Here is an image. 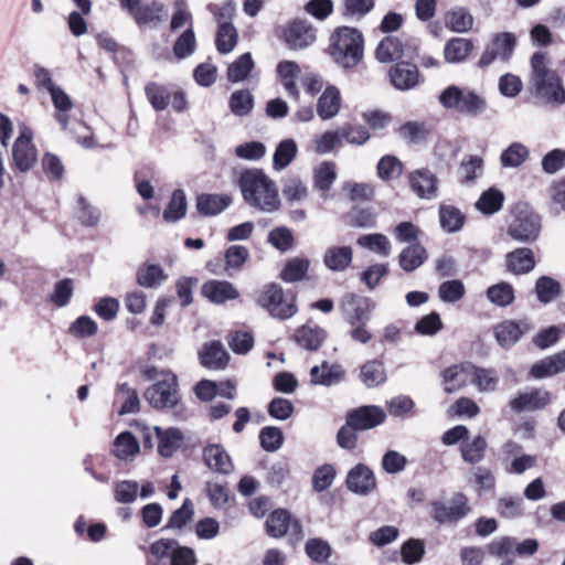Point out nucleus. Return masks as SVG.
I'll use <instances>...</instances> for the list:
<instances>
[{"mask_svg": "<svg viewBox=\"0 0 565 565\" xmlns=\"http://www.w3.org/2000/svg\"><path fill=\"white\" fill-rule=\"evenodd\" d=\"M244 201L260 211L275 212L280 205L276 183L262 169H246L238 178Z\"/></svg>", "mask_w": 565, "mask_h": 565, "instance_id": "f257e3e1", "label": "nucleus"}, {"mask_svg": "<svg viewBox=\"0 0 565 565\" xmlns=\"http://www.w3.org/2000/svg\"><path fill=\"white\" fill-rule=\"evenodd\" d=\"M161 380L146 388L145 399L157 411H172L177 420L186 418V409L182 404L178 377L171 372H160Z\"/></svg>", "mask_w": 565, "mask_h": 565, "instance_id": "f03ea898", "label": "nucleus"}, {"mask_svg": "<svg viewBox=\"0 0 565 565\" xmlns=\"http://www.w3.org/2000/svg\"><path fill=\"white\" fill-rule=\"evenodd\" d=\"M329 53L333 62L342 68H354L364 55L362 32L351 26L337 28L330 36Z\"/></svg>", "mask_w": 565, "mask_h": 565, "instance_id": "7ed1b4c3", "label": "nucleus"}, {"mask_svg": "<svg viewBox=\"0 0 565 565\" xmlns=\"http://www.w3.org/2000/svg\"><path fill=\"white\" fill-rule=\"evenodd\" d=\"M541 228L542 218L530 204L519 202L514 205L507 230L513 241L522 244L534 243L540 237Z\"/></svg>", "mask_w": 565, "mask_h": 565, "instance_id": "20e7f679", "label": "nucleus"}, {"mask_svg": "<svg viewBox=\"0 0 565 565\" xmlns=\"http://www.w3.org/2000/svg\"><path fill=\"white\" fill-rule=\"evenodd\" d=\"M257 303L264 308L270 317L281 321L292 318L298 312L297 294L285 292L276 282L264 286L258 296Z\"/></svg>", "mask_w": 565, "mask_h": 565, "instance_id": "39448f33", "label": "nucleus"}, {"mask_svg": "<svg viewBox=\"0 0 565 565\" xmlns=\"http://www.w3.org/2000/svg\"><path fill=\"white\" fill-rule=\"evenodd\" d=\"M438 99L444 108L455 109L458 113L470 117L481 115L487 108V102L483 97L473 90L461 88L456 85H450L445 88L440 93Z\"/></svg>", "mask_w": 565, "mask_h": 565, "instance_id": "423d86ee", "label": "nucleus"}, {"mask_svg": "<svg viewBox=\"0 0 565 565\" xmlns=\"http://www.w3.org/2000/svg\"><path fill=\"white\" fill-rule=\"evenodd\" d=\"M418 43L414 39L404 42L394 35L385 36L375 50V56L381 63L413 60L417 55Z\"/></svg>", "mask_w": 565, "mask_h": 565, "instance_id": "0eeeda50", "label": "nucleus"}, {"mask_svg": "<svg viewBox=\"0 0 565 565\" xmlns=\"http://www.w3.org/2000/svg\"><path fill=\"white\" fill-rule=\"evenodd\" d=\"M120 8L139 25L161 23L167 14L166 6L159 0H152L149 4H142L141 0H119Z\"/></svg>", "mask_w": 565, "mask_h": 565, "instance_id": "6e6552de", "label": "nucleus"}, {"mask_svg": "<svg viewBox=\"0 0 565 565\" xmlns=\"http://www.w3.org/2000/svg\"><path fill=\"white\" fill-rule=\"evenodd\" d=\"M516 46V36L512 32L495 33L491 43L486 47L481 57L477 62L479 68H487L495 60L509 62Z\"/></svg>", "mask_w": 565, "mask_h": 565, "instance_id": "1a4fd4ad", "label": "nucleus"}, {"mask_svg": "<svg viewBox=\"0 0 565 565\" xmlns=\"http://www.w3.org/2000/svg\"><path fill=\"white\" fill-rule=\"evenodd\" d=\"M282 39L291 50H303L317 40V29L306 19L296 18L282 30Z\"/></svg>", "mask_w": 565, "mask_h": 565, "instance_id": "9d476101", "label": "nucleus"}, {"mask_svg": "<svg viewBox=\"0 0 565 565\" xmlns=\"http://www.w3.org/2000/svg\"><path fill=\"white\" fill-rule=\"evenodd\" d=\"M451 505L448 507L441 501H433V519L438 524L457 523L463 519L469 512L468 498L462 492H456L451 500Z\"/></svg>", "mask_w": 565, "mask_h": 565, "instance_id": "9b49d317", "label": "nucleus"}, {"mask_svg": "<svg viewBox=\"0 0 565 565\" xmlns=\"http://www.w3.org/2000/svg\"><path fill=\"white\" fill-rule=\"evenodd\" d=\"M529 90L537 105L559 106L565 104V88L558 74L529 86Z\"/></svg>", "mask_w": 565, "mask_h": 565, "instance_id": "f8f14e48", "label": "nucleus"}, {"mask_svg": "<svg viewBox=\"0 0 565 565\" xmlns=\"http://www.w3.org/2000/svg\"><path fill=\"white\" fill-rule=\"evenodd\" d=\"M265 526L266 533L270 537L279 539L288 532L297 540L302 537V525L300 521L292 519L290 512L282 508L274 510L268 515Z\"/></svg>", "mask_w": 565, "mask_h": 565, "instance_id": "ddd939ff", "label": "nucleus"}, {"mask_svg": "<svg viewBox=\"0 0 565 565\" xmlns=\"http://www.w3.org/2000/svg\"><path fill=\"white\" fill-rule=\"evenodd\" d=\"M375 303L367 297L348 294L343 297L340 309L344 320L355 326L359 322H369Z\"/></svg>", "mask_w": 565, "mask_h": 565, "instance_id": "4468645a", "label": "nucleus"}, {"mask_svg": "<svg viewBox=\"0 0 565 565\" xmlns=\"http://www.w3.org/2000/svg\"><path fill=\"white\" fill-rule=\"evenodd\" d=\"M32 130L26 126H22L19 137L15 139L12 147L14 164L21 172L29 171L38 159V151L32 143Z\"/></svg>", "mask_w": 565, "mask_h": 565, "instance_id": "2eb2a0df", "label": "nucleus"}, {"mask_svg": "<svg viewBox=\"0 0 565 565\" xmlns=\"http://www.w3.org/2000/svg\"><path fill=\"white\" fill-rule=\"evenodd\" d=\"M403 60L396 62L388 70V78L393 87L397 90H411L422 83V75L417 65Z\"/></svg>", "mask_w": 565, "mask_h": 565, "instance_id": "dca6fc26", "label": "nucleus"}, {"mask_svg": "<svg viewBox=\"0 0 565 565\" xmlns=\"http://www.w3.org/2000/svg\"><path fill=\"white\" fill-rule=\"evenodd\" d=\"M386 413L376 405H363L347 414L348 423L358 430H369L386 420Z\"/></svg>", "mask_w": 565, "mask_h": 565, "instance_id": "f3484780", "label": "nucleus"}, {"mask_svg": "<svg viewBox=\"0 0 565 565\" xmlns=\"http://www.w3.org/2000/svg\"><path fill=\"white\" fill-rule=\"evenodd\" d=\"M345 484L355 494L369 495L376 487V479L366 465L358 463L348 472Z\"/></svg>", "mask_w": 565, "mask_h": 565, "instance_id": "a211bd4d", "label": "nucleus"}, {"mask_svg": "<svg viewBox=\"0 0 565 565\" xmlns=\"http://www.w3.org/2000/svg\"><path fill=\"white\" fill-rule=\"evenodd\" d=\"M412 191L419 198L433 200L437 198L438 178L427 168L414 170L408 175Z\"/></svg>", "mask_w": 565, "mask_h": 565, "instance_id": "6ab92c4d", "label": "nucleus"}, {"mask_svg": "<svg viewBox=\"0 0 565 565\" xmlns=\"http://www.w3.org/2000/svg\"><path fill=\"white\" fill-rule=\"evenodd\" d=\"M550 402V392L542 388H534L530 392L520 393L510 401L509 405L514 413H522L543 409Z\"/></svg>", "mask_w": 565, "mask_h": 565, "instance_id": "aec40b11", "label": "nucleus"}, {"mask_svg": "<svg viewBox=\"0 0 565 565\" xmlns=\"http://www.w3.org/2000/svg\"><path fill=\"white\" fill-rule=\"evenodd\" d=\"M529 330H531V323L527 319L505 320L494 328V337L502 348L509 349Z\"/></svg>", "mask_w": 565, "mask_h": 565, "instance_id": "412c9836", "label": "nucleus"}, {"mask_svg": "<svg viewBox=\"0 0 565 565\" xmlns=\"http://www.w3.org/2000/svg\"><path fill=\"white\" fill-rule=\"evenodd\" d=\"M345 377V371L338 363L330 364L323 361L321 365H315L310 370V381L313 385L332 386L341 383Z\"/></svg>", "mask_w": 565, "mask_h": 565, "instance_id": "4be33fe9", "label": "nucleus"}, {"mask_svg": "<svg viewBox=\"0 0 565 565\" xmlns=\"http://www.w3.org/2000/svg\"><path fill=\"white\" fill-rule=\"evenodd\" d=\"M204 463L213 471L230 475L233 471V463L224 447L218 444L207 445L203 448Z\"/></svg>", "mask_w": 565, "mask_h": 565, "instance_id": "5701e85b", "label": "nucleus"}, {"mask_svg": "<svg viewBox=\"0 0 565 565\" xmlns=\"http://www.w3.org/2000/svg\"><path fill=\"white\" fill-rule=\"evenodd\" d=\"M202 295L213 303H224L239 297L238 290L227 280H209L202 286Z\"/></svg>", "mask_w": 565, "mask_h": 565, "instance_id": "b1692460", "label": "nucleus"}, {"mask_svg": "<svg viewBox=\"0 0 565 565\" xmlns=\"http://www.w3.org/2000/svg\"><path fill=\"white\" fill-rule=\"evenodd\" d=\"M342 98L338 87L329 85L317 100V114L322 120L334 118L341 108Z\"/></svg>", "mask_w": 565, "mask_h": 565, "instance_id": "393cba45", "label": "nucleus"}, {"mask_svg": "<svg viewBox=\"0 0 565 565\" xmlns=\"http://www.w3.org/2000/svg\"><path fill=\"white\" fill-rule=\"evenodd\" d=\"M228 353L220 341L205 343L200 352L201 364L207 369L222 370L227 365Z\"/></svg>", "mask_w": 565, "mask_h": 565, "instance_id": "a878e982", "label": "nucleus"}, {"mask_svg": "<svg viewBox=\"0 0 565 565\" xmlns=\"http://www.w3.org/2000/svg\"><path fill=\"white\" fill-rule=\"evenodd\" d=\"M327 333L324 329L315 326L303 324L299 327L294 334V341L302 349L308 351H317L322 345Z\"/></svg>", "mask_w": 565, "mask_h": 565, "instance_id": "bb28decb", "label": "nucleus"}, {"mask_svg": "<svg viewBox=\"0 0 565 565\" xmlns=\"http://www.w3.org/2000/svg\"><path fill=\"white\" fill-rule=\"evenodd\" d=\"M505 263L508 270L516 275L527 274L535 267L534 254L527 247H520L508 253Z\"/></svg>", "mask_w": 565, "mask_h": 565, "instance_id": "cd10ccee", "label": "nucleus"}, {"mask_svg": "<svg viewBox=\"0 0 565 565\" xmlns=\"http://www.w3.org/2000/svg\"><path fill=\"white\" fill-rule=\"evenodd\" d=\"M156 435L158 438V452L164 458L171 457L181 446L183 440V434L179 428L170 427L168 429H161L154 427Z\"/></svg>", "mask_w": 565, "mask_h": 565, "instance_id": "c85d7f7f", "label": "nucleus"}, {"mask_svg": "<svg viewBox=\"0 0 565 565\" xmlns=\"http://www.w3.org/2000/svg\"><path fill=\"white\" fill-rule=\"evenodd\" d=\"M473 42L465 38H452L444 47V57L447 63L458 64L465 62L473 51Z\"/></svg>", "mask_w": 565, "mask_h": 565, "instance_id": "c756f323", "label": "nucleus"}, {"mask_svg": "<svg viewBox=\"0 0 565 565\" xmlns=\"http://www.w3.org/2000/svg\"><path fill=\"white\" fill-rule=\"evenodd\" d=\"M353 259L351 246H333L326 250L323 256L324 266L332 271L345 270Z\"/></svg>", "mask_w": 565, "mask_h": 565, "instance_id": "7c9ffc66", "label": "nucleus"}, {"mask_svg": "<svg viewBox=\"0 0 565 565\" xmlns=\"http://www.w3.org/2000/svg\"><path fill=\"white\" fill-rule=\"evenodd\" d=\"M231 204V199L222 194H201L196 198V210L204 216L222 213Z\"/></svg>", "mask_w": 565, "mask_h": 565, "instance_id": "2f4dec72", "label": "nucleus"}, {"mask_svg": "<svg viewBox=\"0 0 565 565\" xmlns=\"http://www.w3.org/2000/svg\"><path fill=\"white\" fill-rule=\"evenodd\" d=\"M426 259V248L419 243L411 244L398 255V264L401 268L407 273L416 270L425 263Z\"/></svg>", "mask_w": 565, "mask_h": 565, "instance_id": "473e14b6", "label": "nucleus"}, {"mask_svg": "<svg viewBox=\"0 0 565 565\" xmlns=\"http://www.w3.org/2000/svg\"><path fill=\"white\" fill-rule=\"evenodd\" d=\"M488 449L487 439L478 435L471 440H466L460 445V455L465 462L469 465H478L481 462Z\"/></svg>", "mask_w": 565, "mask_h": 565, "instance_id": "72a5a7b5", "label": "nucleus"}, {"mask_svg": "<svg viewBox=\"0 0 565 565\" xmlns=\"http://www.w3.org/2000/svg\"><path fill=\"white\" fill-rule=\"evenodd\" d=\"M360 380L369 388L384 384L386 382L384 363L377 359L365 362L361 366Z\"/></svg>", "mask_w": 565, "mask_h": 565, "instance_id": "f704fd0d", "label": "nucleus"}, {"mask_svg": "<svg viewBox=\"0 0 565 565\" xmlns=\"http://www.w3.org/2000/svg\"><path fill=\"white\" fill-rule=\"evenodd\" d=\"M168 278L161 266L147 264L140 267L136 274L137 284L143 288L156 289Z\"/></svg>", "mask_w": 565, "mask_h": 565, "instance_id": "c9c22d12", "label": "nucleus"}, {"mask_svg": "<svg viewBox=\"0 0 565 565\" xmlns=\"http://www.w3.org/2000/svg\"><path fill=\"white\" fill-rule=\"evenodd\" d=\"M188 202L185 192L182 189H175L163 211L162 217L167 223H177L186 214Z\"/></svg>", "mask_w": 565, "mask_h": 565, "instance_id": "e433bc0d", "label": "nucleus"}, {"mask_svg": "<svg viewBox=\"0 0 565 565\" xmlns=\"http://www.w3.org/2000/svg\"><path fill=\"white\" fill-rule=\"evenodd\" d=\"M470 363L462 364H454L449 367L445 369L441 373L443 382L445 384V392L447 394H452L459 391L465 386L466 380L463 377L465 373H470Z\"/></svg>", "mask_w": 565, "mask_h": 565, "instance_id": "4c0bfd02", "label": "nucleus"}, {"mask_svg": "<svg viewBox=\"0 0 565 565\" xmlns=\"http://www.w3.org/2000/svg\"><path fill=\"white\" fill-rule=\"evenodd\" d=\"M466 222L465 214L454 205L439 206V223L447 233L460 231Z\"/></svg>", "mask_w": 565, "mask_h": 565, "instance_id": "58836bf2", "label": "nucleus"}, {"mask_svg": "<svg viewBox=\"0 0 565 565\" xmlns=\"http://www.w3.org/2000/svg\"><path fill=\"white\" fill-rule=\"evenodd\" d=\"M398 135L411 145H420L427 141L430 129L423 121H406L398 129Z\"/></svg>", "mask_w": 565, "mask_h": 565, "instance_id": "ea45409f", "label": "nucleus"}, {"mask_svg": "<svg viewBox=\"0 0 565 565\" xmlns=\"http://www.w3.org/2000/svg\"><path fill=\"white\" fill-rule=\"evenodd\" d=\"M238 33L231 22H222L215 38V45L221 54L231 53L237 44Z\"/></svg>", "mask_w": 565, "mask_h": 565, "instance_id": "a19ab883", "label": "nucleus"}, {"mask_svg": "<svg viewBox=\"0 0 565 565\" xmlns=\"http://www.w3.org/2000/svg\"><path fill=\"white\" fill-rule=\"evenodd\" d=\"M503 202L504 194L495 188H490L481 193L476 202V209L484 215H492L502 209Z\"/></svg>", "mask_w": 565, "mask_h": 565, "instance_id": "79ce46f5", "label": "nucleus"}, {"mask_svg": "<svg viewBox=\"0 0 565 565\" xmlns=\"http://www.w3.org/2000/svg\"><path fill=\"white\" fill-rule=\"evenodd\" d=\"M561 292L562 286L558 280L550 276H541L536 279L535 295L541 303H551Z\"/></svg>", "mask_w": 565, "mask_h": 565, "instance_id": "37998d69", "label": "nucleus"}, {"mask_svg": "<svg viewBox=\"0 0 565 565\" xmlns=\"http://www.w3.org/2000/svg\"><path fill=\"white\" fill-rule=\"evenodd\" d=\"M446 26L458 33L469 31L473 25V18L466 8H456L445 14Z\"/></svg>", "mask_w": 565, "mask_h": 565, "instance_id": "c03bdc74", "label": "nucleus"}, {"mask_svg": "<svg viewBox=\"0 0 565 565\" xmlns=\"http://www.w3.org/2000/svg\"><path fill=\"white\" fill-rule=\"evenodd\" d=\"M298 152L297 143L294 139H285L278 143L273 157V167L275 170L287 168L296 158Z\"/></svg>", "mask_w": 565, "mask_h": 565, "instance_id": "a18cd8bd", "label": "nucleus"}, {"mask_svg": "<svg viewBox=\"0 0 565 565\" xmlns=\"http://www.w3.org/2000/svg\"><path fill=\"white\" fill-rule=\"evenodd\" d=\"M310 262L307 258L294 257L288 259L280 271L279 277L285 282H297L302 280L309 269Z\"/></svg>", "mask_w": 565, "mask_h": 565, "instance_id": "49530a36", "label": "nucleus"}, {"mask_svg": "<svg viewBox=\"0 0 565 565\" xmlns=\"http://www.w3.org/2000/svg\"><path fill=\"white\" fill-rule=\"evenodd\" d=\"M530 151L521 142H512L501 152L500 162L503 168H519L529 158Z\"/></svg>", "mask_w": 565, "mask_h": 565, "instance_id": "de8ad7c7", "label": "nucleus"}, {"mask_svg": "<svg viewBox=\"0 0 565 565\" xmlns=\"http://www.w3.org/2000/svg\"><path fill=\"white\" fill-rule=\"evenodd\" d=\"M349 226L355 228H372L376 225V215L370 207H352L345 215Z\"/></svg>", "mask_w": 565, "mask_h": 565, "instance_id": "09e8293b", "label": "nucleus"}, {"mask_svg": "<svg viewBox=\"0 0 565 565\" xmlns=\"http://www.w3.org/2000/svg\"><path fill=\"white\" fill-rule=\"evenodd\" d=\"M145 94L148 102L157 111L164 110L171 99L170 90L166 86L154 82H150L146 85Z\"/></svg>", "mask_w": 565, "mask_h": 565, "instance_id": "8fccbe9b", "label": "nucleus"}, {"mask_svg": "<svg viewBox=\"0 0 565 565\" xmlns=\"http://www.w3.org/2000/svg\"><path fill=\"white\" fill-rule=\"evenodd\" d=\"M487 298L498 307H508L514 301V289L511 284L501 281L487 289Z\"/></svg>", "mask_w": 565, "mask_h": 565, "instance_id": "3c124183", "label": "nucleus"}, {"mask_svg": "<svg viewBox=\"0 0 565 565\" xmlns=\"http://www.w3.org/2000/svg\"><path fill=\"white\" fill-rule=\"evenodd\" d=\"M114 448V455L121 460L136 455L140 449L138 440L128 430L120 433L116 437Z\"/></svg>", "mask_w": 565, "mask_h": 565, "instance_id": "603ef678", "label": "nucleus"}, {"mask_svg": "<svg viewBox=\"0 0 565 565\" xmlns=\"http://www.w3.org/2000/svg\"><path fill=\"white\" fill-rule=\"evenodd\" d=\"M254 68V61L249 52L242 54L227 68V79L231 83H238L246 79Z\"/></svg>", "mask_w": 565, "mask_h": 565, "instance_id": "864d4df0", "label": "nucleus"}, {"mask_svg": "<svg viewBox=\"0 0 565 565\" xmlns=\"http://www.w3.org/2000/svg\"><path fill=\"white\" fill-rule=\"evenodd\" d=\"M483 159L479 156H469L465 158L458 169L461 183H472L483 172Z\"/></svg>", "mask_w": 565, "mask_h": 565, "instance_id": "5fc2aeb1", "label": "nucleus"}, {"mask_svg": "<svg viewBox=\"0 0 565 565\" xmlns=\"http://www.w3.org/2000/svg\"><path fill=\"white\" fill-rule=\"evenodd\" d=\"M402 161L393 154H386L380 159L376 166L377 175L383 181L397 179L403 173Z\"/></svg>", "mask_w": 565, "mask_h": 565, "instance_id": "6e6d98bb", "label": "nucleus"}, {"mask_svg": "<svg viewBox=\"0 0 565 565\" xmlns=\"http://www.w3.org/2000/svg\"><path fill=\"white\" fill-rule=\"evenodd\" d=\"M358 245L370 249L381 256L387 257L391 254L392 245L384 234H366L358 238Z\"/></svg>", "mask_w": 565, "mask_h": 565, "instance_id": "4d7b16f0", "label": "nucleus"}, {"mask_svg": "<svg viewBox=\"0 0 565 565\" xmlns=\"http://www.w3.org/2000/svg\"><path fill=\"white\" fill-rule=\"evenodd\" d=\"M557 75V73L546 65V54L544 52H535L531 56V75L529 78V86L534 85L537 82L544 81Z\"/></svg>", "mask_w": 565, "mask_h": 565, "instance_id": "13d9d810", "label": "nucleus"}, {"mask_svg": "<svg viewBox=\"0 0 565 565\" xmlns=\"http://www.w3.org/2000/svg\"><path fill=\"white\" fill-rule=\"evenodd\" d=\"M228 106L231 111L239 117L247 116L254 107V97L247 89H239L232 93Z\"/></svg>", "mask_w": 565, "mask_h": 565, "instance_id": "bf43d9fd", "label": "nucleus"}, {"mask_svg": "<svg viewBox=\"0 0 565 565\" xmlns=\"http://www.w3.org/2000/svg\"><path fill=\"white\" fill-rule=\"evenodd\" d=\"M337 180L335 164L333 162H322L315 172V188L322 193L328 192Z\"/></svg>", "mask_w": 565, "mask_h": 565, "instance_id": "052dcab7", "label": "nucleus"}, {"mask_svg": "<svg viewBox=\"0 0 565 565\" xmlns=\"http://www.w3.org/2000/svg\"><path fill=\"white\" fill-rule=\"evenodd\" d=\"M469 372L472 373V383L478 386L479 391L489 392L495 390L499 377L494 370L478 367L470 363Z\"/></svg>", "mask_w": 565, "mask_h": 565, "instance_id": "680f3d73", "label": "nucleus"}, {"mask_svg": "<svg viewBox=\"0 0 565 565\" xmlns=\"http://www.w3.org/2000/svg\"><path fill=\"white\" fill-rule=\"evenodd\" d=\"M194 508L193 503L190 499H185L182 505L173 511L169 516L164 530L178 529L181 530L193 518Z\"/></svg>", "mask_w": 565, "mask_h": 565, "instance_id": "e2e57ef3", "label": "nucleus"}, {"mask_svg": "<svg viewBox=\"0 0 565 565\" xmlns=\"http://www.w3.org/2000/svg\"><path fill=\"white\" fill-rule=\"evenodd\" d=\"M466 288L460 279H451L441 282L438 287V297L447 303H455L463 298Z\"/></svg>", "mask_w": 565, "mask_h": 565, "instance_id": "0e129e2a", "label": "nucleus"}, {"mask_svg": "<svg viewBox=\"0 0 565 565\" xmlns=\"http://www.w3.org/2000/svg\"><path fill=\"white\" fill-rule=\"evenodd\" d=\"M196 49L195 34L192 28L184 30L173 44V54L177 58L183 60L191 56Z\"/></svg>", "mask_w": 565, "mask_h": 565, "instance_id": "69168bd1", "label": "nucleus"}, {"mask_svg": "<svg viewBox=\"0 0 565 565\" xmlns=\"http://www.w3.org/2000/svg\"><path fill=\"white\" fill-rule=\"evenodd\" d=\"M73 292V279L63 278L54 284L53 292L50 295V301L58 308L65 307L70 303Z\"/></svg>", "mask_w": 565, "mask_h": 565, "instance_id": "338daca9", "label": "nucleus"}, {"mask_svg": "<svg viewBox=\"0 0 565 565\" xmlns=\"http://www.w3.org/2000/svg\"><path fill=\"white\" fill-rule=\"evenodd\" d=\"M259 443L262 448L266 451L273 452L278 450L284 443L282 430L276 426H266L262 428L259 433Z\"/></svg>", "mask_w": 565, "mask_h": 565, "instance_id": "774afa93", "label": "nucleus"}]
</instances>
